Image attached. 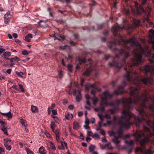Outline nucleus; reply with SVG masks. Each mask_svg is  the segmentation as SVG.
I'll return each mask as SVG.
<instances>
[{
	"mask_svg": "<svg viewBox=\"0 0 154 154\" xmlns=\"http://www.w3.org/2000/svg\"><path fill=\"white\" fill-rule=\"evenodd\" d=\"M10 62H14L15 61L18 62L20 61V59L17 57L16 56L14 57V58H10Z\"/></svg>",
	"mask_w": 154,
	"mask_h": 154,
	"instance_id": "b1692460",
	"label": "nucleus"
},
{
	"mask_svg": "<svg viewBox=\"0 0 154 154\" xmlns=\"http://www.w3.org/2000/svg\"><path fill=\"white\" fill-rule=\"evenodd\" d=\"M98 116L101 120V121L99 122H100L101 124H102L104 120V116L101 114H98Z\"/></svg>",
	"mask_w": 154,
	"mask_h": 154,
	"instance_id": "2f4dec72",
	"label": "nucleus"
},
{
	"mask_svg": "<svg viewBox=\"0 0 154 154\" xmlns=\"http://www.w3.org/2000/svg\"><path fill=\"white\" fill-rule=\"evenodd\" d=\"M45 135H46V136H47V137L48 138H51V136L50 134L47 132V133H45Z\"/></svg>",
	"mask_w": 154,
	"mask_h": 154,
	"instance_id": "69168bd1",
	"label": "nucleus"
},
{
	"mask_svg": "<svg viewBox=\"0 0 154 154\" xmlns=\"http://www.w3.org/2000/svg\"><path fill=\"white\" fill-rule=\"evenodd\" d=\"M118 109V107L114 108L113 109L110 110V113L112 114H114L115 113L116 109Z\"/></svg>",
	"mask_w": 154,
	"mask_h": 154,
	"instance_id": "4c0bfd02",
	"label": "nucleus"
},
{
	"mask_svg": "<svg viewBox=\"0 0 154 154\" xmlns=\"http://www.w3.org/2000/svg\"><path fill=\"white\" fill-rule=\"evenodd\" d=\"M19 87L16 85H14L12 86L11 88V89L13 88L16 90L19 91L20 89V91L22 92L23 93L24 92V89L22 85L19 84Z\"/></svg>",
	"mask_w": 154,
	"mask_h": 154,
	"instance_id": "f8f14e48",
	"label": "nucleus"
},
{
	"mask_svg": "<svg viewBox=\"0 0 154 154\" xmlns=\"http://www.w3.org/2000/svg\"><path fill=\"white\" fill-rule=\"evenodd\" d=\"M97 27V28L96 29L95 28V27L94 26H92V29L93 30H98L99 29H101L102 28H103L104 26V25L103 24H97L96 25Z\"/></svg>",
	"mask_w": 154,
	"mask_h": 154,
	"instance_id": "aec40b11",
	"label": "nucleus"
},
{
	"mask_svg": "<svg viewBox=\"0 0 154 154\" xmlns=\"http://www.w3.org/2000/svg\"><path fill=\"white\" fill-rule=\"evenodd\" d=\"M113 97V95L111 94L108 91H105L103 93L101 96V102L100 103V107L102 111L104 112L105 110V106H108L107 100L112 99Z\"/></svg>",
	"mask_w": 154,
	"mask_h": 154,
	"instance_id": "0eeeda50",
	"label": "nucleus"
},
{
	"mask_svg": "<svg viewBox=\"0 0 154 154\" xmlns=\"http://www.w3.org/2000/svg\"><path fill=\"white\" fill-rule=\"evenodd\" d=\"M134 4L135 6L134 9L131 7V12L134 15H140L142 14V12H144V10L143 8L137 2H134Z\"/></svg>",
	"mask_w": 154,
	"mask_h": 154,
	"instance_id": "6e6552de",
	"label": "nucleus"
},
{
	"mask_svg": "<svg viewBox=\"0 0 154 154\" xmlns=\"http://www.w3.org/2000/svg\"><path fill=\"white\" fill-rule=\"evenodd\" d=\"M149 43L152 44V48L154 50V40H151L149 41Z\"/></svg>",
	"mask_w": 154,
	"mask_h": 154,
	"instance_id": "603ef678",
	"label": "nucleus"
},
{
	"mask_svg": "<svg viewBox=\"0 0 154 154\" xmlns=\"http://www.w3.org/2000/svg\"><path fill=\"white\" fill-rule=\"evenodd\" d=\"M116 45H121V42H110V43L109 48L115 54L116 56L113 58V63L109 62V66H115L120 69L125 65L124 69L126 71V73L124 78L128 81L132 82L137 87L129 88L130 95L133 97V100L131 97H123L120 100L117 99L115 103L118 106L121 104L125 108L131 109L133 108L134 105H136L143 100V95L140 94L139 89L140 88V82L144 84L141 81L142 77L144 76H139L138 73L133 69V67L136 66L132 65V60L130 62L126 63V59L129 56V51H125L123 48L119 50L114 47Z\"/></svg>",
	"mask_w": 154,
	"mask_h": 154,
	"instance_id": "f257e3e1",
	"label": "nucleus"
},
{
	"mask_svg": "<svg viewBox=\"0 0 154 154\" xmlns=\"http://www.w3.org/2000/svg\"><path fill=\"white\" fill-rule=\"evenodd\" d=\"M97 86V85L96 84H87L85 85V89L86 90H88L89 89V88H92L93 89H95L96 88Z\"/></svg>",
	"mask_w": 154,
	"mask_h": 154,
	"instance_id": "2eb2a0df",
	"label": "nucleus"
},
{
	"mask_svg": "<svg viewBox=\"0 0 154 154\" xmlns=\"http://www.w3.org/2000/svg\"><path fill=\"white\" fill-rule=\"evenodd\" d=\"M140 20H135L134 22V25L136 27L138 26L140 23Z\"/></svg>",
	"mask_w": 154,
	"mask_h": 154,
	"instance_id": "473e14b6",
	"label": "nucleus"
},
{
	"mask_svg": "<svg viewBox=\"0 0 154 154\" xmlns=\"http://www.w3.org/2000/svg\"><path fill=\"white\" fill-rule=\"evenodd\" d=\"M16 74L19 77H23V76L24 75L23 72H18L16 71L15 72Z\"/></svg>",
	"mask_w": 154,
	"mask_h": 154,
	"instance_id": "f704fd0d",
	"label": "nucleus"
},
{
	"mask_svg": "<svg viewBox=\"0 0 154 154\" xmlns=\"http://www.w3.org/2000/svg\"><path fill=\"white\" fill-rule=\"evenodd\" d=\"M26 38H29V39L32 38V34H29L26 35Z\"/></svg>",
	"mask_w": 154,
	"mask_h": 154,
	"instance_id": "052dcab7",
	"label": "nucleus"
},
{
	"mask_svg": "<svg viewBox=\"0 0 154 154\" xmlns=\"http://www.w3.org/2000/svg\"><path fill=\"white\" fill-rule=\"evenodd\" d=\"M123 28L119 25L116 26V37L120 39L121 44L122 43L124 44V49L125 51H129V53L131 51V48H133L135 54L134 58L131 60L132 65L137 66L142 62L143 55L151 58L149 60L151 64L146 65L140 69L144 74V77L141 78L142 82L145 85H150L151 83V78L154 75V53L152 54L150 51L145 50L139 42L136 43L135 41L137 38L134 36L128 39H124L122 36L118 34L119 31Z\"/></svg>",
	"mask_w": 154,
	"mask_h": 154,
	"instance_id": "f03ea898",
	"label": "nucleus"
},
{
	"mask_svg": "<svg viewBox=\"0 0 154 154\" xmlns=\"http://www.w3.org/2000/svg\"><path fill=\"white\" fill-rule=\"evenodd\" d=\"M100 133L103 135H105L106 134V132L103 129L100 130Z\"/></svg>",
	"mask_w": 154,
	"mask_h": 154,
	"instance_id": "0e129e2a",
	"label": "nucleus"
},
{
	"mask_svg": "<svg viewBox=\"0 0 154 154\" xmlns=\"http://www.w3.org/2000/svg\"><path fill=\"white\" fill-rule=\"evenodd\" d=\"M96 149V146L93 145H91L90 146L89 148V152H93Z\"/></svg>",
	"mask_w": 154,
	"mask_h": 154,
	"instance_id": "a878e982",
	"label": "nucleus"
},
{
	"mask_svg": "<svg viewBox=\"0 0 154 154\" xmlns=\"http://www.w3.org/2000/svg\"><path fill=\"white\" fill-rule=\"evenodd\" d=\"M50 126L52 130V131L54 132V128L56 127V125L54 122L53 121L51 122Z\"/></svg>",
	"mask_w": 154,
	"mask_h": 154,
	"instance_id": "bb28decb",
	"label": "nucleus"
},
{
	"mask_svg": "<svg viewBox=\"0 0 154 154\" xmlns=\"http://www.w3.org/2000/svg\"><path fill=\"white\" fill-rule=\"evenodd\" d=\"M85 81L84 79L81 78V85L82 87L84 86V83Z\"/></svg>",
	"mask_w": 154,
	"mask_h": 154,
	"instance_id": "13d9d810",
	"label": "nucleus"
},
{
	"mask_svg": "<svg viewBox=\"0 0 154 154\" xmlns=\"http://www.w3.org/2000/svg\"><path fill=\"white\" fill-rule=\"evenodd\" d=\"M66 118L67 119H71L72 117H73V115L69 113H67L65 115Z\"/></svg>",
	"mask_w": 154,
	"mask_h": 154,
	"instance_id": "cd10ccee",
	"label": "nucleus"
},
{
	"mask_svg": "<svg viewBox=\"0 0 154 154\" xmlns=\"http://www.w3.org/2000/svg\"><path fill=\"white\" fill-rule=\"evenodd\" d=\"M0 123L2 126H4V125L5 124V122L3 120L1 119H0Z\"/></svg>",
	"mask_w": 154,
	"mask_h": 154,
	"instance_id": "774afa93",
	"label": "nucleus"
},
{
	"mask_svg": "<svg viewBox=\"0 0 154 154\" xmlns=\"http://www.w3.org/2000/svg\"><path fill=\"white\" fill-rule=\"evenodd\" d=\"M114 3H113V5H114V8H116V5L118 3V2L117 1V0H112Z\"/></svg>",
	"mask_w": 154,
	"mask_h": 154,
	"instance_id": "4d7b16f0",
	"label": "nucleus"
},
{
	"mask_svg": "<svg viewBox=\"0 0 154 154\" xmlns=\"http://www.w3.org/2000/svg\"><path fill=\"white\" fill-rule=\"evenodd\" d=\"M72 65L71 64H69L68 65V66H67L68 69V70H69V72H72Z\"/></svg>",
	"mask_w": 154,
	"mask_h": 154,
	"instance_id": "de8ad7c7",
	"label": "nucleus"
},
{
	"mask_svg": "<svg viewBox=\"0 0 154 154\" xmlns=\"http://www.w3.org/2000/svg\"><path fill=\"white\" fill-rule=\"evenodd\" d=\"M102 126V124L100 122H99V126L97 128L96 130L97 131H98L101 130V127Z\"/></svg>",
	"mask_w": 154,
	"mask_h": 154,
	"instance_id": "49530a36",
	"label": "nucleus"
},
{
	"mask_svg": "<svg viewBox=\"0 0 154 154\" xmlns=\"http://www.w3.org/2000/svg\"><path fill=\"white\" fill-rule=\"evenodd\" d=\"M85 123L86 125H89V119L87 117V116L85 117Z\"/></svg>",
	"mask_w": 154,
	"mask_h": 154,
	"instance_id": "09e8293b",
	"label": "nucleus"
},
{
	"mask_svg": "<svg viewBox=\"0 0 154 154\" xmlns=\"http://www.w3.org/2000/svg\"><path fill=\"white\" fill-rule=\"evenodd\" d=\"M121 116L118 117L116 116H114L113 117V121H114V122H116L117 121H118V122L119 123V119H120V117Z\"/></svg>",
	"mask_w": 154,
	"mask_h": 154,
	"instance_id": "e433bc0d",
	"label": "nucleus"
},
{
	"mask_svg": "<svg viewBox=\"0 0 154 154\" xmlns=\"http://www.w3.org/2000/svg\"><path fill=\"white\" fill-rule=\"evenodd\" d=\"M78 60L79 61V64L76 65V69H79L80 68V65L83 64L85 65V66L87 65V63L90 64L89 68L87 69L83 73L85 76H89L90 75L91 72L93 70V67L91 65L93 61L90 59L87 60L85 58L79 57L78 58Z\"/></svg>",
	"mask_w": 154,
	"mask_h": 154,
	"instance_id": "423d86ee",
	"label": "nucleus"
},
{
	"mask_svg": "<svg viewBox=\"0 0 154 154\" xmlns=\"http://www.w3.org/2000/svg\"><path fill=\"white\" fill-rule=\"evenodd\" d=\"M22 54L23 55H27L29 54V52L27 51L26 50H24L23 51H22Z\"/></svg>",
	"mask_w": 154,
	"mask_h": 154,
	"instance_id": "3c124183",
	"label": "nucleus"
},
{
	"mask_svg": "<svg viewBox=\"0 0 154 154\" xmlns=\"http://www.w3.org/2000/svg\"><path fill=\"white\" fill-rule=\"evenodd\" d=\"M122 11L124 14L127 15H129L130 14V11L129 10L127 9V8H124L122 10Z\"/></svg>",
	"mask_w": 154,
	"mask_h": 154,
	"instance_id": "c85d7f7f",
	"label": "nucleus"
},
{
	"mask_svg": "<svg viewBox=\"0 0 154 154\" xmlns=\"http://www.w3.org/2000/svg\"><path fill=\"white\" fill-rule=\"evenodd\" d=\"M0 113L2 115L4 116L7 117L8 118L10 119H11L12 118V116L10 111H9L6 113H4L0 112Z\"/></svg>",
	"mask_w": 154,
	"mask_h": 154,
	"instance_id": "a211bd4d",
	"label": "nucleus"
},
{
	"mask_svg": "<svg viewBox=\"0 0 154 154\" xmlns=\"http://www.w3.org/2000/svg\"><path fill=\"white\" fill-rule=\"evenodd\" d=\"M50 146L51 149L54 150H55L56 147L54 143L52 142H50Z\"/></svg>",
	"mask_w": 154,
	"mask_h": 154,
	"instance_id": "37998d69",
	"label": "nucleus"
},
{
	"mask_svg": "<svg viewBox=\"0 0 154 154\" xmlns=\"http://www.w3.org/2000/svg\"><path fill=\"white\" fill-rule=\"evenodd\" d=\"M5 151V149L2 147H0V154H2Z\"/></svg>",
	"mask_w": 154,
	"mask_h": 154,
	"instance_id": "bf43d9fd",
	"label": "nucleus"
},
{
	"mask_svg": "<svg viewBox=\"0 0 154 154\" xmlns=\"http://www.w3.org/2000/svg\"><path fill=\"white\" fill-rule=\"evenodd\" d=\"M54 132L55 133L56 136V139L58 141V140H59L60 137V132L59 129H57L55 131H54Z\"/></svg>",
	"mask_w": 154,
	"mask_h": 154,
	"instance_id": "6ab92c4d",
	"label": "nucleus"
},
{
	"mask_svg": "<svg viewBox=\"0 0 154 154\" xmlns=\"http://www.w3.org/2000/svg\"><path fill=\"white\" fill-rule=\"evenodd\" d=\"M146 100H142V103L140 104V109L138 110L139 117H135L136 126L139 128L142 122H144L146 125L150 127H152L154 125V116L150 113H146L144 110L146 108Z\"/></svg>",
	"mask_w": 154,
	"mask_h": 154,
	"instance_id": "20e7f679",
	"label": "nucleus"
},
{
	"mask_svg": "<svg viewBox=\"0 0 154 154\" xmlns=\"http://www.w3.org/2000/svg\"><path fill=\"white\" fill-rule=\"evenodd\" d=\"M58 148L59 149L61 150H64L65 149V148L64 146L63 145V142H61V145L60 146H58Z\"/></svg>",
	"mask_w": 154,
	"mask_h": 154,
	"instance_id": "a18cd8bd",
	"label": "nucleus"
},
{
	"mask_svg": "<svg viewBox=\"0 0 154 154\" xmlns=\"http://www.w3.org/2000/svg\"><path fill=\"white\" fill-rule=\"evenodd\" d=\"M11 140H6L5 142H4V145L6 149L8 150H10L11 149V146L8 143V141H11Z\"/></svg>",
	"mask_w": 154,
	"mask_h": 154,
	"instance_id": "dca6fc26",
	"label": "nucleus"
},
{
	"mask_svg": "<svg viewBox=\"0 0 154 154\" xmlns=\"http://www.w3.org/2000/svg\"><path fill=\"white\" fill-rule=\"evenodd\" d=\"M93 133L91 131H87V135L89 136H92Z\"/></svg>",
	"mask_w": 154,
	"mask_h": 154,
	"instance_id": "e2e57ef3",
	"label": "nucleus"
},
{
	"mask_svg": "<svg viewBox=\"0 0 154 154\" xmlns=\"http://www.w3.org/2000/svg\"><path fill=\"white\" fill-rule=\"evenodd\" d=\"M58 75L59 79H61L63 76V71L61 70H58Z\"/></svg>",
	"mask_w": 154,
	"mask_h": 154,
	"instance_id": "7c9ffc66",
	"label": "nucleus"
},
{
	"mask_svg": "<svg viewBox=\"0 0 154 154\" xmlns=\"http://www.w3.org/2000/svg\"><path fill=\"white\" fill-rule=\"evenodd\" d=\"M108 134L111 136H114V137H115V136H116L115 135V133L113 131H109Z\"/></svg>",
	"mask_w": 154,
	"mask_h": 154,
	"instance_id": "c03bdc74",
	"label": "nucleus"
},
{
	"mask_svg": "<svg viewBox=\"0 0 154 154\" xmlns=\"http://www.w3.org/2000/svg\"><path fill=\"white\" fill-rule=\"evenodd\" d=\"M148 0H139L140 2L142 5L145 4L147 3Z\"/></svg>",
	"mask_w": 154,
	"mask_h": 154,
	"instance_id": "8fccbe9b",
	"label": "nucleus"
},
{
	"mask_svg": "<svg viewBox=\"0 0 154 154\" xmlns=\"http://www.w3.org/2000/svg\"><path fill=\"white\" fill-rule=\"evenodd\" d=\"M96 90L95 89H93L91 91V93L93 95V97L96 96Z\"/></svg>",
	"mask_w": 154,
	"mask_h": 154,
	"instance_id": "a19ab883",
	"label": "nucleus"
},
{
	"mask_svg": "<svg viewBox=\"0 0 154 154\" xmlns=\"http://www.w3.org/2000/svg\"><path fill=\"white\" fill-rule=\"evenodd\" d=\"M143 131L136 130L133 136L136 140L140 142V145L143 148L136 147V152H140L141 154H151L152 151L150 149H144L145 144L151 141L150 138L154 135L153 133L151 132L149 128L146 126H143Z\"/></svg>",
	"mask_w": 154,
	"mask_h": 154,
	"instance_id": "7ed1b4c3",
	"label": "nucleus"
},
{
	"mask_svg": "<svg viewBox=\"0 0 154 154\" xmlns=\"http://www.w3.org/2000/svg\"><path fill=\"white\" fill-rule=\"evenodd\" d=\"M73 94L74 95H76V101L79 102L81 100L82 97L81 94V92L80 91H77L75 90L73 91Z\"/></svg>",
	"mask_w": 154,
	"mask_h": 154,
	"instance_id": "9b49d317",
	"label": "nucleus"
},
{
	"mask_svg": "<svg viewBox=\"0 0 154 154\" xmlns=\"http://www.w3.org/2000/svg\"><path fill=\"white\" fill-rule=\"evenodd\" d=\"M73 127L74 129L77 130L79 127V125L76 122H75L73 124Z\"/></svg>",
	"mask_w": 154,
	"mask_h": 154,
	"instance_id": "c756f323",
	"label": "nucleus"
},
{
	"mask_svg": "<svg viewBox=\"0 0 154 154\" xmlns=\"http://www.w3.org/2000/svg\"><path fill=\"white\" fill-rule=\"evenodd\" d=\"M105 147H106L109 149L112 150L113 147L109 143L106 144L105 145Z\"/></svg>",
	"mask_w": 154,
	"mask_h": 154,
	"instance_id": "ea45409f",
	"label": "nucleus"
},
{
	"mask_svg": "<svg viewBox=\"0 0 154 154\" xmlns=\"http://www.w3.org/2000/svg\"><path fill=\"white\" fill-rule=\"evenodd\" d=\"M38 23L39 26L42 28H44L46 26V22L45 21H40Z\"/></svg>",
	"mask_w": 154,
	"mask_h": 154,
	"instance_id": "4be33fe9",
	"label": "nucleus"
},
{
	"mask_svg": "<svg viewBox=\"0 0 154 154\" xmlns=\"http://www.w3.org/2000/svg\"><path fill=\"white\" fill-rule=\"evenodd\" d=\"M125 143L127 145L126 149H127L128 152L129 154L131 153L132 151V149L134 143L132 140L128 141L126 140Z\"/></svg>",
	"mask_w": 154,
	"mask_h": 154,
	"instance_id": "9d476101",
	"label": "nucleus"
},
{
	"mask_svg": "<svg viewBox=\"0 0 154 154\" xmlns=\"http://www.w3.org/2000/svg\"><path fill=\"white\" fill-rule=\"evenodd\" d=\"M11 55V53L10 52L8 51H5L2 55H1V57L4 59L5 60H9L10 59V58L8 57Z\"/></svg>",
	"mask_w": 154,
	"mask_h": 154,
	"instance_id": "4468645a",
	"label": "nucleus"
},
{
	"mask_svg": "<svg viewBox=\"0 0 154 154\" xmlns=\"http://www.w3.org/2000/svg\"><path fill=\"white\" fill-rule=\"evenodd\" d=\"M11 17L10 15H8V14H5L4 15V19H6V20H9V18Z\"/></svg>",
	"mask_w": 154,
	"mask_h": 154,
	"instance_id": "6e6d98bb",
	"label": "nucleus"
},
{
	"mask_svg": "<svg viewBox=\"0 0 154 154\" xmlns=\"http://www.w3.org/2000/svg\"><path fill=\"white\" fill-rule=\"evenodd\" d=\"M91 99L92 101L93 104L96 105L98 101V99L96 96L93 97H92L91 98Z\"/></svg>",
	"mask_w": 154,
	"mask_h": 154,
	"instance_id": "f3484780",
	"label": "nucleus"
},
{
	"mask_svg": "<svg viewBox=\"0 0 154 154\" xmlns=\"http://www.w3.org/2000/svg\"><path fill=\"white\" fill-rule=\"evenodd\" d=\"M92 3L90 4L89 5L91 6V9L92 7L95 6L97 4L96 2L94 0H92Z\"/></svg>",
	"mask_w": 154,
	"mask_h": 154,
	"instance_id": "58836bf2",
	"label": "nucleus"
},
{
	"mask_svg": "<svg viewBox=\"0 0 154 154\" xmlns=\"http://www.w3.org/2000/svg\"><path fill=\"white\" fill-rule=\"evenodd\" d=\"M136 116L128 111L124 110L122 112V115L120 118L119 120V124L120 128L118 131L119 134H120L123 132V129L124 128H129L133 122H131V119L133 118V123H135Z\"/></svg>",
	"mask_w": 154,
	"mask_h": 154,
	"instance_id": "39448f33",
	"label": "nucleus"
},
{
	"mask_svg": "<svg viewBox=\"0 0 154 154\" xmlns=\"http://www.w3.org/2000/svg\"><path fill=\"white\" fill-rule=\"evenodd\" d=\"M1 130L3 132L4 134L6 135H8L7 131L6 128L4 126H2Z\"/></svg>",
	"mask_w": 154,
	"mask_h": 154,
	"instance_id": "72a5a7b5",
	"label": "nucleus"
},
{
	"mask_svg": "<svg viewBox=\"0 0 154 154\" xmlns=\"http://www.w3.org/2000/svg\"><path fill=\"white\" fill-rule=\"evenodd\" d=\"M39 152L40 154H46L47 151L45 149V148L42 146L39 148Z\"/></svg>",
	"mask_w": 154,
	"mask_h": 154,
	"instance_id": "412c9836",
	"label": "nucleus"
},
{
	"mask_svg": "<svg viewBox=\"0 0 154 154\" xmlns=\"http://www.w3.org/2000/svg\"><path fill=\"white\" fill-rule=\"evenodd\" d=\"M20 122L22 125H23L24 127L25 128L27 127L28 125L26 123V120L21 119H20Z\"/></svg>",
	"mask_w": 154,
	"mask_h": 154,
	"instance_id": "393cba45",
	"label": "nucleus"
},
{
	"mask_svg": "<svg viewBox=\"0 0 154 154\" xmlns=\"http://www.w3.org/2000/svg\"><path fill=\"white\" fill-rule=\"evenodd\" d=\"M127 85V82L125 81H123L122 82V84L119 86V88L120 89V90H118L117 89L114 90V94L118 95L119 94H122L125 92L126 91L124 90V88Z\"/></svg>",
	"mask_w": 154,
	"mask_h": 154,
	"instance_id": "1a4fd4ad",
	"label": "nucleus"
},
{
	"mask_svg": "<svg viewBox=\"0 0 154 154\" xmlns=\"http://www.w3.org/2000/svg\"><path fill=\"white\" fill-rule=\"evenodd\" d=\"M111 57V56L109 54H105L104 55L105 58L106 60H108Z\"/></svg>",
	"mask_w": 154,
	"mask_h": 154,
	"instance_id": "864d4df0",
	"label": "nucleus"
},
{
	"mask_svg": "<svg viewBox=\"0 0 154 154\" xmlns=\"http://www.w3.org/2000/svg\"><path fill=\"white\" fill-rule=\"evenodd\" d=\"M108 106H111L113 107L114 108L118 107H117L116 106V103H113L112 102H110L109 103H108Z\"/></svg>",
	"mask_w": 154,
	"mask_h": 154,
	"instance_id": "79ce46f5",
	"label": "nucleus"
},
{
	"mask_svg": "<svg viewBox=\"0 0 154 154\" xmlns=\"http://www.w3.org/2000/svg\"><path fill=\"white\" fill-rule=\"evenodd\" d=\"M5 49L2 48H0V55L1 56L3 53H4V52H5Z\"/></svg>",
	"mask_w": 154,
	"mask_h": 154,
	"instance_id": "5fc2aeb1",
	"label": "nucleus"
},
{
	"mask_svg": "<svg viewBox=\"0 0 154 154\" xmlns=\"http://www.w3.org/2000/svg\"><path fill=\"white\" fill-rule=\"evenodd\" d=\"M25 150L27 154H34L33 152L27 147L25 148Z\"/></svg>",
	"mask_w": 154,
	"mask_h": 154,
	"instance_id": "c9c22d12",
	"label": "nucleus"
},
{
	"mask_svg": "<svg viewBox=\"0 0 154 154\" xmlns=\"http://www.w3.org/2000/svg\"><path fill=\"white\" fill-rule=\"evenodd\" d=\"M51 9L50 8H48V12H49L50 15L52 17L53 16V14L51 12Z\"/></svg>",
	"mask_w": 154,
	"mask_h": 154,
	"instance_id": "338daca9",
	"label": "nucleus"
},
{
	"mask_svg": "<svg viewBox=\"0 0 154 154\" xmlns=\"http://www.w3.org/2000/svg\"><path fill=\"white\" fill-rule=\"evenodd\" d=\"M92 137H96L97 138H98L100 137V136H99V135L97 134V133H95L94 134L93 136H92Z\"/></svg>",
	"mask_w": 154,
	"mask_h": 154,
	"instance_id": "680f3d73",
	"label": "nucleus"
},
{
	"mask_svg": "<svg viewBox=\"0 0 154 154\" xmlns=\"http://www.w3.org/2000/svg\"><path fill=\"white\" fill-rule=\"evenodd\" d=\"M119 136L118 137L115 136V138L112 139L113 142L116 145L118 149H120V146L119 145L120 142L119 140Z\"/></svg>",
	"mask_w": 154,
	"mask_h": 154,
	"instance_id": "ddd939ff",
	"label": "nucleus"
},
{
	"mask_svg": "<svg viewBox=\"0 0 154 154\" xmlns=\"http://www.w3.org/2000/svg\"><path fill=\"white\" fill-rule=\"evenodd\" d=\"M31 110L33 112L36 113L38 112V109L36 106L32 105L31 106Z\"/></svg>",
	"mask_w": 154,
	"mask_h": 154,
	"instance_id": "5701e85b",
	"label": "nucleus"
}]
</instances>
